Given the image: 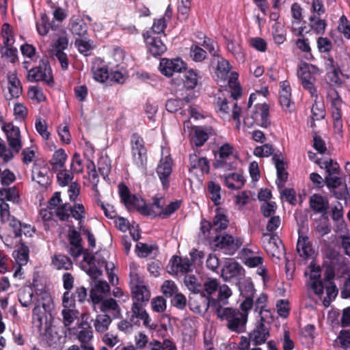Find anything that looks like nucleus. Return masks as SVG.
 I'll list each match as a JSON object with an SVG mask.
<instances>
[{"instance_id": "nucleus-55", "label": "nucleus", "mask_w": 350, "mask_h": 350, "mask_svg": "<svg viewBox=\"0 0 350 350\" xmlns=\"http://www.w3.org/2000/svg\"><path fill=\"white\" fill-rule=\"evenodd\" d=\"M190 1L189 0H180L178 5V18L184 21L187 18L190 10Z\"/></svg>"}, {"instance_id": "nucleus-12", "label": "nucleus", "mask_w": 350, "mask_h": 350, "mask_svg": "<svg viewBox=\"0 0 350 350\" xmlns=\"http://www.w3.org/2000/svg\"><path fill=\"white\" fill-rule=\"evenodd\" d=\"M0 218L1 222L8 224L13 228L15 237H18L21 235V224L18 219L11 215L9 204L3 200H1L0 203Z\"/></svg>"}, {"instance_id": "nucleus-17", "label": "nucleus", "mask_w": 350, "mask_h": 350, "mask_svg": "<svg viewBox=\"0 0 350 350\" xmlns=\"http://www.w3.org/2000/svg\"><path fill=\"white\" fill-rule=\"evenodd\" d=\"M86 316L87 314L85 313L81 315L82 321L77 323V327H76L77 334L75 335L81 342V345L90 344V341L93 338V333L87 322L88 317Z\"/></svg>"}, {"instance_id": "nucleus-44", "label": "nucleus", "mask_w": 350, "mask_h": 350, "mask_svg": "<svg viewBox=\"0 0 350 350\" xmlns=\"http://www.w3.org/2000/svg\"><path fill=\"white\" fill-rule=\"evenodd\" d=\"M226 46L228 51L232 53L237 58L242 59L243 57V51L241 46L236 42L234 38L229 36L226 39Z\"/></svg>"}, {"instance_id": "nucleus-24", "label": "nucleus", "mask_w": 350, "mask_h": 350, "mask_svg": "<svg viewBox=\"0 0 350 350\" xmlns=\"http://www.w3.org/2000/svg\"><path fill=\"white\" fill-rule=\"evenodd\" d=\"M131 291L134 298L137 302H144L149 300L150 293L146 286L144 285L142 279L135 282H131Z\"/></svg>"}, {"instance_id": "nucleus-51", "label": "nucleus", "mask_w": 350, "mask_h": 350, "mask_svg": "<svg viewBox=\"0 0 350 350\" xmlns=\"http://www.w3.org/2000/svg\"><path fill=\"white\" fill-rule=\"evenodd\" d=\"M239 291L244 297H254L255 290L250 279L244 280L239 283Z\"/></svg>"}, {"instance_id": "nucleus-19", "label": "nucleus", "mask_w": 350, "mask_h": 350, "mask_svg": "<svg viewBox=\"0 0 350 350\" xmlns=\"http://www.w3.org/2000/svg\"><path fill=\"white\" fill-rule=\"evenodd\" d=\"M110 291V286L105 281L97 280L90 291V297L95 308V305L99 304Z\"/></svg>"}, {"instance_id": "nucleus-52", "label": "nucleus", "mask_w": 350, "mask_h": 350, "mask_svg": "<svg viewBox=\"0 0 350 350\" xmlns=\"http://www.w3.org/2000/svg\"><path fill=\"white\" fill-rule=\"evenodd\" d=\"M305 275L308 277V281L321 280V268L314 261L310 262L308 269L305 271Z\"/></svg>"}, {"instance_id": "nucleus-41", "label": "nucleus", "mask_w": 350, "mask_h": 350, "mask_svg": "<svg viewBox=\"0 0 350 350\" xmlns=\"http://www.w3.org/2000/svg\"><path fill=\"white\" fill-rule=\"evenodd\" d=\"M184 87L187 90L193 89L198 84V75L193 70H189L183 75Z\"/></svg>"}, {"instance_id": "nucleus-59", "label": "nucleus", "mask_w": 350, "mask_h": 350, "mask_svg": "<svg viewBox=\"0 0 350 350\" xmlns=\"http://www.w3.org/2000/svg\"><path fill=\"white\" fill-rule=\"evenodd\" d=\"M213 226L215 230H224L228 226V220L224 214L217 213L213 219Z\"/></svg>"}, {"instance_id": "nucleus-64", "label": "nucleus", "mask_w": 350, "mask_h": 350, "mask_svg": "<svg viewBox=\"0 0 350 350\" xmlns=\"http://www.w3.org/2000/svg\"><path fill=\"white\" fill-rule=\"evenodd\" d=\"M336 342L340 344L345 350L350 349V333L347 331H341Z\"/></svg>"}, {"instance_id": "nucleus-48", "label": "nucleus", "mask_w": 350, "mask_h": 350, "mask_svg": "<svg viewBox=\"0 0 350 350\" xmlns=\"http://www.w3.org/2000/svg\"><path fill=\"white\" fill-rule=\"evenodd\" d=\"M232 295L230 288L226 284H223L219 288V295L217 299L211 298L208 300V305H215L217 301H224Z\"/></svg>"}, {"instance_id": "nucleus-36", "label": "nucleus", "mask_w": 350, "mask_h": 350, "mask_svg": "<svg viewBox=\"0 0 350 350\" xmlns=\"http://www.w3.org/2000/svg\"><path fill=\"white\" fill-rule=\"evenodd\" d=\"M173 169V163L170 156L161 159L157 168L158 175H171Z\"/></svg>"}, {"instance_id": "nucleus-33", "label": "nucleus", "mask_w": 350, "mask_h": 350, "mask_svg": "<svg viewBox=\"0 0 350 350\" xmlns=\"http://www.w3.org/2000/svg\"><path fill=\"white\" fill-rule=\"evenodd\" d=\"M51 263L53 267L58 270H69L72 267L71 260L63 254H56L53 256Z\"/></svg>"}, {"instance_id": "nucleus-2", "label": "nucleus", "mask_w": 350, "mask_h": 350, "mask_svg": "<svg viewBox=\"0 0 350 350\" xmlns=\"http://www.w3.org/2000/svg\"><path fill=\"white\" fill-rule=\"evenodd\" d=\"M38 295L36 306L33 310V324L40 334L46 332L51 327V321L49 319L51 315L49 311L52 305V299L49 294L44 291Z\"/></svg>"}, {"instance_id": "nucleus-32", "label": "nucleus", "mask_w": 350, "mask_h": 350, "mask_svg": "<svg viewBox=\"0 0 350 350\" xmlns=\"http://www.w3.org/2000/svg\"><path fill=\"white\" fill-rule=\"evenodd\" d=\"M95 258L90 254H86L83 258V263H87V265L83 264V269L92 278H96L101 275V271L94 265Z\"/></svg>"}, {"instance_id": "nucleus-31", "label": "nucleus", "mask_w": 350, "mask_h": 350, "mask_svg": "<svg viewBox=\"0 0 350 350\" xmlns=\"http://www.w3.org/2000/svg\"><path fill=\"white\" fill-rule=\"evenodd\" d=\"M100 309L102 312L111 314L113 317H119L121 310L117 302L112 298L102 300Z\"/></svg>"}, {"instance_id": "nucleus-46", "label": "nucleus", "mask_w": 350, "mask_h": 350, "mask_svg": "<svg viewBox=\"0 0 350 350\" xmlns=\"http://www.w3.org/2000/svg\"><path fill=\"white\" fill-rule=\"evenodd\" d=\"M230 70V64L226 59H221L218 62L216 75L219 79H220L221 82L225 83L228 78V75L229 71Z\"/></svg>"}, {"instance_id": "nucleus-7", "label": "nucleus", "mask_w": 350, "mask_h": 350, "mask_svg": "<svg viewBox=\"0 0 350 350\" xmlns=\"http://www.w3.org/2000/svg\"><path fill=\"white\" fill-rule=\"evenodd\" d=\"M214 241L218 249L223 250L225 254L228 255L234 254L243 244L242 239L229 234L216 237Z\"/></svg>"}, {"instance_id": "nucleus-61", "label": "nucleus", "mask_w": 350, "mask_h": 350, "mask_svg": "<svg viewBox=\"0 0 350 350\" xmlns=\"http://www.w3.org/2000/svg\"><path fill=\"white\" fill-rule=\"evenodd\" d=\"M315 229L322 235H325L330 232L328 219L322 215L321 218L314 223Z\"/></svg>"}, {"instance_id": "nucleus-60", "label": "nucleus", "mask_w": 350, "mask_h": 350, "mask_svg": "<svg viewBox=\"0 0 350 350\" xmlns=\"http://www.w3.org/2000/svg\"><path fill=\"white\" fill-rule=\"evenodd\" d=\"M338 292L336 286L331 282L326 287L327 297H325L323 301V304L325 307H328L330 301L336 298L338 295Z\"/></svg>"}, {"instance_id": "nucleus-37", "label": "nucleus", "mask_w": 350, "mask_h": 350, "mask_svg": "<svg viewBox=\"0 0 350 350\" xmlns=\"http://www.w3.org/2000/svg\"><path fill=\"white\" fill-rule=\"evenodd\" d=\"M33 291L30 286H25L21 288L18 292V300L23 307H28L30 306Z\"/></svg>"}, {"instance_id": "nucleus-57", "label": "nucleus", "mask_w": 350, "mask_h": 350, "mask_svg": "<svg viewBox=\"0 0 350 350\" xmlns=\"http://www.w3.org/2000/svg\"><path fill=\"white\" fill-rule=\"evenodd\" d=\"M92 72L94 79L98 82H105L109 78V73L105 67L93 66Z\"/></svg>"}, {"instance_id": "nucleus-6", "label": "nucleus", "mask_w": 350, "mask_h": 350, "mask_svg": "<svg viewBox=\"0 0 350 350\" xmlns=\"http://www.w3.org/2000/svg\"><path fill=\"white\" fill-rule=\"evenodd\" d=\"M131 316L129 319L135 325L139 326L140 321H143V325L150 329H156L157 325L151 323V319L144 308L142 303L133 302L131 306Z\"/></svg>"}, {"instance_id": "nucleus-34", "label": "nucleus", "mask_w": 350, "mask_h": 350, "mask_svg": "<svg viewBox=\"0 0 350 350\" xmlns=\"http://www.w3.org/2000/svg\"><path fill=\"white\" fill-rule=\"evenodd\" d=\"M135 252L139 257L146 258L151 254L157 255L158 248L154 245H148L138 242L135 245Z\"/></svg>"}, {"instance_id": "nucleus-10", "label": "nucleus", "mask_w": 350, "mask_h": 350, "mask_svg": "<svg viewBox=\"0 0 350 350\" xmlns=\"http://www.w3.org/2000/svg\"><path fill=\"white\" fill-rule=\"evenodd\" d=\"M185 69V62L179 58L173 59L163 58L159 64L161 72L166 77H171L174 73H180Z\"/></svg>"}, {"instance_id": "nucleus-54", "label": "nucleus", "mask_w": 350, "mask_h": 350, "mask_svg": "<svg viewBox=\"0 0 350 350\" xmlns=\"http://www.w3.org/2000/svg\"><path fill=\"white\" fill-rule=\"evenodd\" d=\"M208 190L211 194V199L215 205H219L221 200V187L213 182H210L208 185Z\"/></svg>"}, {"instance_id": "nucleus-21", "label": "nucleus", "mask_w": 350, "mask_h": 350, "mask_svg": "<svg viewBox=\"0 0 350 350\" xmlns=\"http://www.w3.org/2000/svg\"><path fill=\"white\" fill-rule=\"evenodd\" d=\"M62 323L70 334H76V327H71L74 322L79 319V312L75 308L62 309L61 312Z\"/></svg>"}, {"instance_id": "nucleus-23", "label": "nucleus", "mask_w": 350, "mask_h": 350, "mask_svg": "<svg viewBox=\"0 0 350 350\" xmlns=\"http://www.w3.org/2000/svg\"><path fill=\"white\" fill-rule=\"evenodd\" d=\"M8 94L5 95L7 100L17 98L22 94V87L15 73H10L8 76Z\"/></svg>"}, {"instance_id": "nucleus-39", "label": "nucleus", "mask_w": 350, "mask_h": 350, "mask_svg": "<svg viewBox=\"0 0 350 350\" xmlns=\"http://www.w3.org/2000/svg\"><path fill=\"white\" fill-rule=\"evenodd\" d=\"M315 162L320 166L321 168H325L328 175L338 174L340 172V167L337 162L332 159L329 161H321L317 159Z\"/></svg>"}, {"instance_id": "nucleus-30", "label": "nucleus", "mask_w": 350, "mask_h": 350, "mask_svg": "<svg viewBox=\"0 0 350 350\" xmlns=\"http://www.w3.org/2000/svg\"><path fill=\"white\" fill-rule=\"evenodd\" d=\"M7 137L10 146L16 152H19L21 148L19 129L12 126L11 128L7 131Z\"/></svg>"}, {"instance_id": "nucleus-4", "label": "nucleus", "mask_w": 350, "mask_h": 350, "mask_svg": "<svg viewBox=\"0 0 350 350\" xmlns=\"http://www.w3.org/2000/svg\"><path fill=\"white\" fill-rule=\"evenodd\" d=\"M243 124L249 128L254 124L267 128L271 124L269 118V106L265 103L256 104L244 117Z\"/></svg>"}, {"instance_id": "nucleus-5", "label": "nucleus", "mask_w": 350, "mask_h": 350, "mask_svg": "<svg viewBox=\"0 0 350 350\" xmlns=\"http://www.w3.org/2000/svg\"><path fill=\"white\" fill-rule=\"evenodd\" d=\"M218 317L226 320L228 327L232 331L240 332L245 325L247 318L244 312H239V310L226 308L223 310H217Z\"/></svg>"}, {"instance_id": "nucleus-9", "label": "nucleus", "mask_w": 350, "mask_h": 350, "mask_svg": "<svg viewBox=\"0 0 350 350\" xmlns=\"http://www.w3.org/2000/svg\"><path fill=\"white\" fill-rule=\"evenodd\" d=\"M262 243L267 252L273 257L278 258L283 252V245L281 240L277 236L263 233Z\"/></svg>"}, {"instance_id": "nucleus-53", "label": "nucleus", "mask_w": 350, "mask_h": 350, "mask_svg": "<svg viewBox=\"0 0 350 350\" xmlns=\"http://www.w3.org/2000/svg\"><path fill=\"white\" fill-rule=\"evenodd\" d=\"M1 34L4 46H12L14 42V35L10 25L5 23L2 26Z\"/></svg>"}, {"instance_id": "nucleus-20", "label": "nucleus", "mask_w": 350, "mask_h": 350, "mask_svg": "<svg viewBox=\"0 0 350 350\" xmlns=\"http://www.w3.org/2000/svg\"><path fill=\"white\" fill-rule=\"evenodd\" d=\"M189 172L198 175V174H208L209 172L208 161L205 158H200L196 154L189 155Z\"/></svg>"}, {"instance_id": "nucleus-35", "label": "nucleus", "mask_w": 350, "mask_h": 350, "mask_svg": "<svg viewBox=\"0 0 350 350\" xmlns=\"http://www.w3.org/2000/svg\"><path fill=\"white\" fill-rule=\"evenodd\" d=\"M111 323V319L107 314H98L94 322L95 331L98 333L106 332Z\"/></svg>"}, {"instance_id": "nucleus-16", "label": "nucleus", "mask_w": 350, "mask_h": 350, "mask_svg": "<svg viewBox=\"0 0 350 350\" xmlns=\"http://www.w3.org/2000/svg\"><path fill=\"white\" fill-rule=\"evenodd\" d=\"M170 272L174 274H186L193 269V265L189 258L177 256H174L170 260Z\"/></svg>"}, {"instance_id": "nucleus-50", "label": "nucleus", "mask_w": 350, "mask_h": 350, "mask_svg": "<svg viewBox=\"0 0 350 350\" xmlns=\"http://www.w3.org/2000/svg\"><path fill=\"white\" fill-rule=\"evenodd\" d=\"M232 153V147L228 144L221 146L219 150V157L220 159H217L214 163L216 167H224V160L227 159Z\"/></svg>"}, {"instance_id": "nucleus-25", "label": "nucleus", "mask_w": 350, "mask_h": 350, "mask_svg": "<svg viewBox=\"0 0 350 350\" xmlns=\"http://www.w3.org/2000/svg\"><path fill=\"white\" fill-rule=\"evenodd\" d=\"M146 42L149 52L154 57L161 55L167 50L166 46L159 38L151 36H148L146 38Z\"/></svg>"}, {"instance_id": "nucleus-3", "label": "nucleus", "mask_w": 350, "mask_h": 350, "mask_svg": "<svg viewBox=\"0 0 350 350\" xmlns=\"http://www.w3.org/2000/svg\"><path fill=\"white\" fill-rule=\"evenodd\" d=\"M131 150L133 154L134 172L145 174L147 166V151L143 139L137 133L132 135Z\"/></svg>"}, {"instance_id": "nucleus-38", "label": "nucleus", "mask_w": 350, "mask_h": 350, "mask_svg": "<svg viewBox=\"0 0 350 350\" xmlns=\"http://www.w3.org/2000/svg\"><path fill=\"white\" fill-rule=\"evenodd\" d=\"M310 27L317 34H322L324 33L326 27V22L321 19L320 16L310 15L309 17Z\"/></svg>"}, {"instance_id": "nucleus-29", "label": "nucleus", "mask_w": 350, "mask_h": 350, "mask_svg": "<svg viewBox=\"0 0 350 350\" xmlns=\"http://www.w3.org/2000/svg\"><path fill=\"white\" fill-rule=\"evenodd\" d=\"M327 98L332 107V115H335V113L342 114L341 107L343 102L338 92L333 88H330L327 92Z\"/></svg>"}, {"instance_id": "nucleus-62", "label": "nucleus", "mask_w": 350, "mask_h": 350, "mask_svg": "<svg viewBox=\"0 0 350 350\" xmlns=\"http://www.w3.org/2000/svg\"><path fill=\"white\" fill-rule=\"evenodd\" d=\"M273 152V148L272 145L269 144H265L262 146H258L254 148V155L260 157H269Z\"/></svg>"}, {"instance_id": "nucleus-49", "label": "nucleus", "mask_w": 350, "mask_h": 350, "mask_svg": "<svg viewBox=\"0 0 350 350\" xmlns=\"http://www.w3.org/2000/svg\"><path fill=\"white\" fill-rule=\"evenodd\" d=\"M193 142L196 146H202L208 138V133L204 128L196 126L193 129Z\"/></svg>"}, {"instance_id": "nucleus-1", "label": "nucleus", "mask_w": 350, "mask_h": 350, "mask_svg": "<svg viewBox=\"0 0 350 350\" xmlns=\"http://www.w3.org/2000/svg\"><path fill=\"white\" fill-rule=\"evenodd\" d=\"M118 190L121 200L128 209H137L142 214L148 216L162 217L163 206L165 204V201L162 197L154 198L153 202L150 205L146 206L140 197L131 196L125 185L120 184Z\"/></svg>"}, {"instance_id": "nucleus-13", "label": "nucleus", "mask_w": 350, "mask_h": 350, "mask_svg": "<svg viewBox=\"0 0 350 350\" xmlns=\"http://www.w3.org/2000/svg\"><path fill=\"white\" fill-rule=\"evenodd\" d=\"M297 252L300 258L306 261H314L317 253L313 249L309 239L306 236H299L297 243Z\"/></svg>"}, {"instance_id": "nucleus-47", "label": "nucleus", "mask_w": 350, "mask_h": 350, "mask_svg": "<svg viewBox=\"0 0 350 350\" xmlns=\"http://www.w3.org/2000/svg\"><path fill=\"white\" fill-rule=\"evenodd\" d=\"M224 183L230 189H239L245 183L244 176H225Z\"/></svg>"}, {"instance_id": "nucleus-11", "label": "nucleus", "mask_w": 350, "mask_h": 350, "mask_svg": "<svg viewBox=\"0 0 350 350\" xmlns=\"http://www.w3.org/2000/svg\"><path fill=\"white\" fill-rule=\"evenodd\" d=\"M217 105L219 107V110L225 113H229L232 112V118L235 121V128L239 131L241 126V109L239 107L234 101L229 102L226 98H218Z\"/></svg>"}, {"instance_id": "nucleus-42", "label": "nucleus", "mask_w": 350, "mask_h": 350, "mask_svg": "<svg viewBox=\"0 0 350 350\" xmlns=\"http://www.w3.org/2000/svg\"><path fill=\"white\" fill-rule=\"evenodd\" d=\"M273 38L275 43L280 44L286 40V33L284 26L279 22H275L272 26Z\"/></svg>"}, {"instance_id": "nucleus-58", "label": "nucleus", "mask_w": 350, "mask_h": 350, "mask_svg": "<svg viewBox=\"0 0 350 350\" xmlns=\"http://www.w3.org/2000/svg\"><path fill=\"white\" fill-rule=\"evenodd\" d=\"M177 291L178 288L172 280H165L161 286V292L167 297H172Z\"/></svg>"}, {"instance_id": "nucleus-45", "label": "nucleus", "mask_w": 350, "mask_h": 350, "mask_svg": "<svg viewBox=\"0 0 350 350\" xmlns=\"http://www.w3.org/2000/svg\"><path fill=\"white\" fill-rule=\"evenodd\" d=\"M52 28L53 26L49 21V17L45 14H42L40 20L36 23V29L38 33L41 36H45Z\"/></svg>"}, {"instance_id": "nucleus-43", "label": "nucleus", "mask_w": 350, "mask_h": 350, "mask_svg": "<svg viewBox=\"0 0 350 350\" xmlns=\"http://www.w3.org/2000/svg\"><path fill=\"white\" fill-rule=\"evenodd\" d=\"M0 196L15 204H18L20 202L19 192L14 187L0 189Z\"/></svg>"}, {"instance_id": "nucleus-28", "label": "nucleus", "mask_w": 350, "mask_h": 350, "mask_svg": "<svg viewBox=\"0 0 350 350\" xmlns=\"http://www.w3.org/2000/svg\"><path fill=\"white\" fill-rule=\"evenodd\" d=\"M69 29L72 34L83 37L87 34L88 26L81 17L73 16L70 20Z\"/></svg>"}, {"instance_id": "nucleus-18", "label": "nucleus", "mask_w": 350, "mask_h": 350, "mask_svg": "<svg viewBox=\"0 0 350 350\" xmlns=\"http://www.w3.org/2000/svg\"><path fill=\"white\" fill-rule=\"evenodd\" d=\"M244 269L235 261H230L226 264L221 269V277L224 280L228 281L234 278H240L244 275Z\"/></svg>"}, {"instance_id": "nucleus-15", "label": "nucleus", "mask_w": 350, "mask_h": 350, "mask_svg": "<svg viewBox=\"0 0 350 350\" xmlns=\"http://www.w3.org/2000/svg\"><path fill=\"white\" fill-rule=\"evenodd\" d=\"M297 76L302 87L309 92L312 97H317V90L314 86L316 78L310 73L309 70L300 66L297 70Z\"/></svg>"}, {"instance_id": "nucleus-22", "label": "nucleus", "mask_w": 350, "mask_h": 350, "mask_svg": "<svg viewBox=\"0 0 350 350\" xmlns=\"http://www.w3.org/2000/svg\"><path fill=\"white\" fill-rule=\"evenodd\" d=\"M280 103L284 111H291L294 108V103L291 100V89L286 81H283L280 85Z\"/></svg>"}, {"instance_id": "nucleus-27", "label": "nucleus", "mask_w": 350, "mask_h": 350, "mask_svg": "<svg viewBox=\"0 0 350 350\" xmlns=\"http://www.w3.org/2000/svg\"><path fill=\"white\" fill-rule=\"evenodd\" d=\"M269 336L268 329L260 323L250 334V340L256 346L265 343Z\"/></svg>"}, {"instance_id": "nucleus-56", "label": "nucleus", "mask_w": 350, "mask_h": 350, "mask_svg": "<svg viewBox=\"0 0 350 350\" xmlns=\"http://www.w3.org/2000/svg\"><path fill=\"white\" fill-rule=\"evenodd\" d=\"M291 12L293 18L292 29L295 31H296L295 25L299 24L302 19V9L298 3H294L291 5Z\"/></svg>"}, {"instance_id": "nucleus-63", "label": "nucleus", "mask_w": 350, "mask_h": 350, "mask_svg": "<svg viewBox=\"0 0 350 350\" xmlns=\"http://www.w3.org/2000/svg\"><path fill=\"white\" fill-rule=\"evenodd\" d=\"M184 282L191 291L198 293L200 291V285L194 275H186L184 278Z\"/></svg>"}, {"instance_id": "nucleus-8", "label": "nucleus", "mask_w": 350, "mask_h": 350, "mask_svg": "<svg viewBox=\"0 0 350 350\" xmlns=\"http://www.w3.org/2000/svg\"><path fill=\"white\" fill-rule=\"evenodd\" d=\"M27 79L31 82L43 81L48 85L53 82L51 70L45 63L30 69L27 74Z\"/></svg>"}, {"instance_id": "nucleus-14", "label": "nucleus", "mask_w": 350, "mask_h": 350, "mask_svg": "<svg viewBox=\"0 0 350 350\" xmlns=\"http://www.w3.org/2000/svg\"><path fill=\"white\" fill-rule=\"evenodd\" d=\"M68 156L64 149L57 150L49 161L51 172L57 175H68L65 169V162Z\"/></svg>"}, {"instance_id": "nucleus-40", "label": "nucleus", "mask_w": 350, "mask_h": 350, "mask_svg": "<svg viewBox=\"0 0 350 350\" xmlns=\"http://www.w3.org/2000/svg\"><path fill=\"white\" fill-rule=\"evenodd\" d=\"M314 103L312 105V119L313 120H319L325 118V111L323 102L318 100V96L314 97Z\"/></svg>"}, {"instance_id": "nucleus-26", "label": "nucleus", "mask_w": 350, "mask_h": 350, "mask_svg": "<svg viewBox=\"0 0 350 350\" xmlns=\"http://www.w3.org/2000/svg\"><path fill=\"white\" fill-rule=\"evenodd\" d=\"M310 206L314 212L324 215L329 208V202L326 198L319 194H313L310 198Z\"/></svg>"}]
</instances>
